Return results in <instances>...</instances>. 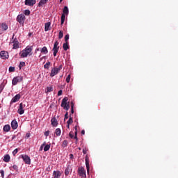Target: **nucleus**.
Instances as JSON below:
<instances>
[{
    "mask_svg": "<svg viewBox=\"0 0 178 178\" xmlns=\"http://www.w3.org/2000/svg\"><path fill=\"white\" fill-rule=\"evenodd\" d=\"M79 149H81V148H79Z\"/></svg>",
    "mask_w": 178,
    "mask_h": 178,
    "instance_id": "obj_64",
    "label": "nucleus"
},
{
    "mask_svg": "<svg viewBox=\"0 0 178 178\" xmlns=\"http://www.w3.org/2000/svg\"><path fill=\"white\" fill-rule=\"evenodd\" d=\"M25 19L26 16L24 14L19 15L17 17V20L19 24H24Z\"/></svg>",
    "mask_w": 178,
    "mask_h": 178,
    "instance_id": "obj_6",
    "label": "nucleus"
},
{
    "mask_svg": "<svg viewBox=\"0 0 178 178\" xmlns=\"http://www.w3.org/2000/svg\"><path fill=\"white\" fill-rule=\"evenodd\" d=\"M15 138H16V135H13L12 137V140H15Z\"/></svg>",
    "mask_w": 178,
    "mask_h": 178,
    "instance_id": "obj_57",
    "label": "nucleus"
},
{
    "mask_svg": "<svg viewBox=\"0 0 178 178\" xmlns=\"http://www.w3.org/2000/svg\"><path fill=\"white\" fill-rule=\"evenodd\" d=\"M54 91V88H52V86H50V87H47V90H46V92H51Z\"/></svg>",
    "mask_w": 178,
    "mask_h": 178,
    "instance_id": "obj_30",
    "label": "nucleus"
},
{
    "mask_svg": "<svg viewBox=\"0 0 178 178\" xmlns=\"http://www.w3.org/2000/svg\"><path fill=\"white\" fill-rule=\"evenodd\" d=\"M24 66H26V63L24 62H20L19 65V69H22V67H24Z\"/></svg>",
    "mask_w": 178,
    "mask_h": 178,
    "instance_id": "obj_33",
    "label": "nucleus"
},
{
    "mask_svg": "<svg viewBox=\"0 0 178 178\" xmlns=\"http://www.w3.org/2000/svg\"><path fill=\"white\" fill-rule=\"evenodd\" d=\"M63 0H60V2H62Z\"/></svg>",
    "mask_w": 178,
    "mask_h": 178,
    "instance_id": "obj_63",
    "label": "nucleus"
},
{
    "mask_svg": "<svg viewBox=\"0 0 178 178\" xmlns=\"http://www.w3.org/2000/svg\"><path fill=\"white\" fill-rule=\"evenodd\" d=\"M3 91V85H0V94Z\"/></svg>",
    "mask_w": 178,
    "mask_h": 178,
    "instance_id": "obj_44",
    "label": "nucleus"
},
{
    "mask_svg": "<svg viewBox=\"0 0 178 178\" xmlns=\"http://www.w3.org/2000/svg\"><path fill=\"white\" fill-rule=\"evenodd\" d=\"M25 108H26V104L21 103L19 106V108L17 110V113H19V115H23V113H24Z\"/></svg>",
    "mask_w": 178,
    "mask_h": 178,
    "instance_id": "obj_7",
    "label": "nucleus"
},
{
    "mask_svg": "<svg viewBox=\"0 0 178 178\" xmlns=\"http://www.w3.org/2000/svg\"><path fill=\"white\" fill-rule=\"evenodd\" d=\"M63 92V91H62V90H60L58 91V97H60V95H62Z\"/></svg>",
    "mask_w": 178,
    "mask_h": 178,
    "instance_id": "obj_42",
    "label": "nucleus"
},
{
    "mask_svg": "<svg viewBox=\"0 0 178 178\" xmlns=\"http://www.w3.org/2000/svg\"><path fill=\"white\" fill-rule=\"evenodd\" d=\"M23 81V76H15L13 79L12 84L13 86H16L17 83Z\"/></svg>",
    "mask_w": 178,
    "mask_h": 178,
    "instance_id": "obj_4",
    "label": "nucleus"
},
{
    "mask_svg": "<svg viewBox=\"0 0 178 178\" xmlns=\"http://www.w3.org/2000/svg\"><path fill=\"white\" fill-rule=\"evenodd\" d=\"M51 65V62L48 61L46 63V64L44 65V69H49V66Z\"/></svg>",
    "mask_w": 178,
    "mask_h": 178,
    "instance_id": "obj_29",
    "label": "nucleus"
},
{
    "mask_svg": "<svg viewBox=\"0 0 178 178\" xmlns=\"http://www.w3.org/2000/svg\"><path fill=\"white\" fill-rule=\"evenodd\" d=\"M66 119H69V113L66 112L64 118V121L66 120Z\"/></svg>",
    "mask_w": 178,
    "mask_h": 178,
    "instance_id": "obj_35",
    "label": "nucleus"
},
{
    "mask_svg": "<svg viewBox=\"0 0 178 178\" xmlns=\"http://www.w3.org/2000/svg\"><path fill=\"white\" fill-rule=\"evenodd\" d=\"M68 99L67 97H64L61 102V107L65 111H69V109H70V104H67Z\"/></svg>",
    "mask_w": 178,
    "mask_h": 178,
    "instance_id": "obj_3",
    "label": "nucleus"
},
{
    "mask_svg": "<svg viewBox=\"0 0 178 178\" xmlns=\"http://www.w3.org/2000/svg\"><path fill=\"white\" fill-rule=\"evenodd\" d=\"M67 15H69V8H67V6H65L63 10V14L60 17L61 25L63 24V23H65V19L66 16H67Z\"/></svg>",
    "mask_w": 178,
    "mask_h": 178,
    "instance_id": "obj_2",
    "label": "nucleus"
},
{
    "mask_svg": "<svg viewBox=\"0 0 178 178\" xmlns=\"http://www.w3.org/2000/svg\"><path fill=\"white\" fill-rule=\"evenodd\" d=\"M17 152H19V149H15L13 152V155L15 156V155H16V154H17Z\"/></svg>",
    "mask_w": 178,
    "mask_h": 178,
    "instance_id": "obj_37",
    "label": "nucleus"
},
{
    "mask_svg": "<svg viewBox=\"0 0 178 178\" xmlns=\"http://www.w3.org/2000/svg\"><path fill=\"white\" fill-rule=\"evenodd\" d=\"M24 13L25 16H29L30 15V10H25Z\"/></svg>",
    "mask_w": 178,
    "mask_h": 178,
    "instance_id": "obj_34",
    "label": "nucleus"
},
{
    "mask_svg": "<svg viewBox=\"0 0 178 178\" xmlns=\"http://www.w3.org/2000/svg\"><path fill=\"white\" fill-rule=\"evenodd\" d=\"M57 54H58V51H54V54H53L54 56H56Z\"/></svg>",
    "mask_w": 178,
    "mask_h": 178,
    "instance_id": "obj_53",
    "label": "nucleus"
},
{
    "mask_svg": "<svg viewBox=\"0 0 178 178\" xmlns=\"http://www.w3.org/2000/svg\"><path fill=\"white\" fill-rule=\"evenodd\" d=\"M59 73V71L58 70L57 67H54L51 70V72L50 73V76L54 77V76H56Z\"/></svg>",
    "mask_w": 178,
    "mask_h": 178,
    "instance_id": "obj_13",
    "label": "nucleus"
},
{
    "mask_svg": "<svg viewBox=\"0 0 178 178\" xmlns=\"http://www.w3.org/2000/svg\"><path fill=\"white\" fill-rule=\"evenodd\" d=\"M13 169L14 170H16V171L17 172V169H18L17 165H13Z\"/></svg>",
    "mask_w": 178,
    "mask_h": 178,
    "instance_id": "obj_41",
    "label": "nucleus"
},
{
    "mask_svg": "<svg viewBox=\"0 0 178 178\" xmlns=\"http://www.w3.org/2000/svg\"><path fill=\"white\" fill-rule=\"evenodd\" d=\"M58 45H59V42H58V41L55 42L53 48L54 52H58V51H59V47H58Z\"/></svg>",
    "mask_w": 178,
    "mask_h": 178,
    "instance_id": "obj_16",
    "label": "nucleus"
},
{
    "mask_svg": "<svg viewBox=\"0 0 178 178\" xmlns=\"http://www.w3.org/2000/svg\"><path fill=\"white\" fill-rule=\"evenodd\" d=\"M51 27V22H47L44 24V31H49Z\"/></svg>",
    "mask_w": 178,
    "mask_h": 178,
    "instance_id": "obj_20",
    "label": "nucleus"
},
{
    "mask_svg": "<svg viewBox=\"0 0 178 178\" xmlns=\"http://www.w3.org/2000/svg\"><path fill=\"white\" fill-rule=\"evenodd\" d=\"M10 156L9 154H6L4 156L3 161L4 162H10Z\"/></svg>",
    "mask_w": 178,
    "mask_h": 178,
    "instance_id": "obj_22",
    "label": "nucleus"
},
{
    "mask_svg": "<svg viewBox=\"0 0 178 178\" xmlns=\"http://www.w3.org/2000/svg\"><path fill=\"white\" fill-rule=\"evenodd\" d=\"M85 162H86V169H87V172L90 173V159L88 158V155L86 156Z\"/></svg>",
    "mask_w": 178,
    "mask_h": 178,
    "instance_id": "obj_10",
    "label": "nucleus"
},
{
    "mask_svg": "<svg viewBox=\"0 0 178 178\" xmlns=\"http://www.w3.org/2000/svg\"><path fill=\"white\" fill-rule=\"evenodd\" d=\"M75 130H77V126L75 127Z\"/></svg>",
    "mask_w": 178,
    "mask_h": 178,
    "instance_id": "obj_62",
    "label": "nucleus"
},
{
    "mask_svg": "<svg viewBox=\"0 0 178 178\" xmlns=\"http://www.w3.org/2000/svg\"><path fill=\"white\" fill-rule=\"evenodd\" d=\"M62 173L59 170H54L53 172V178H60Z\"/></svg>",
    "mask_w": 178,
    "mask_h": 178,
    "instance_id": "obj_11",
    "label": "nucleus"
},
{
    "mask_svg": "<svg viewBox=\"0 0 178 178\" xmlns=\"http://www.w3.org/2000/svg\"><path fill=\"white\" fill-rule=\"evenodd\" d=\"M40 52L44 54V55H47V54H48V49H47V47H43L40 49Z\"/></svg>",
    "mask_w": 178,
    "mask_h": 178,
    "instance_id": "obj_19",
    "label": "nucleus"
},
{
    "mask_svg": "<svg viewBox=\"0 0 178 178\" xmlns=\"http://www.w3.org/2000/svg\"><path fill=\"white\" fill-rule=\"evenodd\" d=\"M19 41L17 40H14L13 41V49H17V48H19Z\"/></svg>",
    "mask_w": 178,
    "mask_h": 178,
    "instance_id": "obj_18",
    "label": "nucleus"
},
{
    "mask_svg": "<svg viewBox=\"0 0 178 178\" xmlns=\"http://www.w3.org/2000/svg\"><path fill=\"white\" fill-rule=\"evenodd\" d=\"M75 136H77V131H75Z\"/></svg>",
    "mask_w": 178,
    "mask_h": 178,
    "instance_id": "obj_61",
    "label": "nucleus"
},
{
    "mask_svg": "<svg viewBox=\"0 0 178 178\" xmlns=\"http://www.w3.org/2000/svg\"><path fill=\"white\" fill-rule=\"evenodd\" d=\"M81 134H83V135L86 134V131L82 130V131H81Z\"/></svg>",
    "mask_w": 178,
    "mask_h": 178,
    "instance_id": "obj_56",
    "label": "nucleus"
},
{
    "mask_svg": "<svg viewBox=\"0 0 178 178\" xmlns=\"http://www.w3.org/2000/svg\"><path fill=\"white\" fill-rule=\"evenodd\" d=\"M63 144L65 145V147H67V140H64Z\"/></svg>",
    "mask_w": 178,
    "mask_h": 178,
    "instance_id": "obj_48",
    "label": "nucleus"
},
{
    "mask_svg": "<svg viewBox=\"0 0 178 178\" xmlns=\"http://www.w3.org/2000/svg\"><path fill=\"white\" fill-rule=\"evenodd\" d=\"M73 122V118H72V116H70V118L68 120V121L67 122V124H72Z\"/></svg>",
    "mask_w": 178,
    "mask_h": 178,
    "instance_id": "obj_31",
    "label": "nucleus"
},
{
    "mask_svg": "<svg viewBox=\"0 0 178 178\" xmlns=\"http://www.w3.org/2000/svg\"><path fill=\"white\" fill-rule=\"evenodd\" d=\"M38 51H41V49L40 48L35 49V52H38Z\"/></svg>",
    "mask_w": 178,
    "mask_h": 178,
    "instance_id": "obj_54",
    "label": "nucleus"
},
{
    "mask_svg": "<svg viewBox=\"0 0 178 178\" xmlns=\"http://www.w3.org/2000/svg\"><path fill=\"white\" fill-rule=\"evenodd\" d=\"M43 148H44V146L41 145L40 147V151H42Z\"/></svg>",
    "mask_w": 178,
    "mask_h": 178,
    "instance_id": "obj_55",
    "label": "nucleus"
},
{
    "mask_svg": "<svg viewBox=\"0 0 178 178\" xmlns=\"http://www.w3.org/2000/svg\"><path fill=\"white\" fill-rule=\"evenodd\" d=\"M48 2V0H40L38 6H42V5H45V3Z\"/></svg>",
    "mask_w": 178,
    "mask_h": 178,
    "instance_id": "obj_26",
    "label": "nucleus"
},
{
    "mask_svg": "<svg viewBox=\"0 0 178 178\" xmlns=\"http://www.w3.org/2000/svg\"><path fill=\"white\" fill-rule=\"evenodd\" d=\"M33 46H27L19 53L21 58H27L29 55H33Z\"/></svg>",
    "mask_w": 178,
    "mask_h": 178,
    "instance_id": "obj_1",
    "label": "nucleus"
},
{
    "mask_svg": "<svg viewBox=\"0 0 178 178\" xmlns=\"http://www.w3.org/2000/svg\"><path fill=\"white\" fill-rule=\"evenodd\" d=\"M25 5L34 6V5H35V0H25Z\"/></svg>",
    "mask_w": 178,
    "mask_h": 178,
    "instance_id": "obj_12",
    "label": "nucleus"
},
{
    "mask_svg": "<svg viewBox=\"0 0 178 178\" xmlns=\"http://www.w3.org/2000/svg\"><path fill=\"white\" fill-rule=\"evenodd\" d=\"M63 48L64 51H67L69 49V43L67 42L64 43L63 45Z\"/></svg>",
    "mask_w": 178,
    "mask_h": 178,
    "instance_id": "obj_23",
    "label": "nucleus"
},
{
    "mask_svg": "<svg viewBox=\"0 0 178 178\" xmlns=\"http://www.w3.org/2000/svg\"><path fill=\"white\" fill-rule=\"evenodd\" d=\"M83 154H87V150H86V149H83Z\"/></svg>",
    "mask_w": 178,
    "mask_h": 178,
    "instance_id": "obj_51",
    "label": "nucleus"
},
{
    "mask_svg": "<svg viewBox=\"0 0 178 178\" xmlns=\"http://www.w3.org/2000/svg\"><path fill=\"white\" fill-rule=\"evenodd\" d=\"M20 98H21L20 94H17L14 97H13L11 102L13 103L17 102V101H19Z\"/></svg>",
    "mask_w": 178,
    "mask_h": 178,
    "instance_id": "obj_15",
    "label": "nucleus"
},
{
    "mask_svg": "<svg viewBox=\"0 0 178 178\" xmlns=\"http://www.w3.org/2000/svg\"><path fill=\"white\" fill-rule=\"evenodd\" d=\"M21 158H22L24 162L26 163V165H30L31 163V159H30V156L26 154H22Z\"/></svg>",
    "mask_w": 178,
    "mask_h": 178,
    "instance_id": "obj_5",
    "label": "nucleus"
},
{
    "mask_svg": "<svg viewBox=\"0 0 178 178\" xmlns=\"http://www.w3.org/2000/svg\"><path fill=\"white\" fill-rule=\"evenodd\" d=\"M74 113V108H71V115H73Z\"/></svg>",
    "mask_w": 178,
    "mask_h": 178,
    "instance_id": "obj_50",
    "label": "nucleus"
},
{
    "mask_svg": "<svg viewBox=\"0 0 178 178\" xmlns=\"http://www.w3.org/2000/svg\"><path fill=\"white\" fill-rule=\"evenodd\" d=\"M31 136V134L30 133H27L26 134V138H30V136Z\"/></svg>",
    "mask_w": 178,
    "mask_h": 178,
    "instance_id": "obj_47",
    "label": "nucleus"
},
{
    "mask_svg": "<svg viewBox=\"0 0 178 178\" xmlns=\"http://www.w3.org/2000/svg\"><path fill=\"white\" fill-rule=\"evenodd\" d=\"M65 42H67V41H69V34H67L65 36Z\"/></svg>",
    "mask_w": 178,
    "mask_h": 178,
    "instance_id": "obj_38",
    "label": "nucleus"
},
{
    "mask_svg": "<svg viewBox=\"0 0 178 178\" xmlns=\"http://www.w3.org/2000/svg\"><path fill=\"white\" fill-rule=\"evenodd\" d=\"M3 131H6V133H8V131H9L10 130V125L9 124H6L3 127Z\"/></svg>",
    "mask_w": 178,
    "mask_h": 178,
    "instance_id": "obj_21",
    "label": "nucleus"
},
{
    "mask_svg": "<svg viewBox=\"0 0 178 178\" xmlns=\"http://www.w3.org/2000/svg\"><path fill=\"white\" fill-rule=\"evenodd\" d=\"M56 135L57 136H60V134L62 133V131H60V129H59V128H57L56 129Z\"/></svg>",
    "mask_w": 178,
    "mask_h": 178,
    "instance_id": "obj_27",
    "label": "nucleus"
},
{
    "mask_svg": "<svg viewBox=\"0 0 178 178\" xmlns=\"http://www.w3.org/2000/svg\"><path fill=\"white\" fill-rule=\"evenodd\" d=\"M74 138L75 140H77V136L75 135V136L74 137Z\"/></svg>",
    "mask_w": 178,
    "mask_h": 178,
    "instance_id": "obj_59",
    "label": "nucleus"
},
{
    "mask_svg": "<svg viewBox=\"0 0 178 178\" xmlns=\"http://www.w3.org/2000/svg\"><path fill=\"white\" fill-rule=\"evenodd\" d=\"M70 159H73L74 156H73V154H70Z\"/></svg>",
    "mask_w": 178,
    "mask_h": 178,
    "instance_id": "obj_52",
    "label": "nucleus"
},
{
    "mask_svg": "<svg viewBox=\"0 0 178 178\" xmlns=\"http://www.w3.org/2000/svg\"><path fill=\"white\" fill-rule=\"evenodd\" d=\"M70 105H71V109L74 108V103H73V102H71Z\"/></svg>",
    "mask_w": 178,
    "mask_h": 178,
    "instance_id": "obj_45",
    "label": "nucleus"
},
{
    "mask_svg": "<svg viewBox=\"0 0 178 178\" xmlns=\"http://www.w3.org/2000/svg\"><path fill=\"white\" fill-rule=\"evenodd\" d=\"M42 145V147H45V145H47V143H46V142H44Z\"/></svg>",
    "mask_w": 178,
    "mask_h": 178,
    "instance_id": "obj_58",
    "label": "nucleus"
},
{
    "mask_svg": "<svg viewBox=\"0 0 178 178\" xmlns=\"http://www.w3.org/2000/svg\"><path fill=\"white\" fill-rule=\"evenodd\" d=\"M78 173L81 177H86L87 175H86V170L83 167H80L78 169Z\"/></svg>",
    "mask_w": 178,
    "mask_h": 178,
    "instance_id": "obj_8",
    "label": "nucleus"
},
{
    "mask_svg": "<svg viewBox=\"0 0 178 178\" xmlns=\"http://www.w3.org/2000/svg\"><path fill=\"white\" fill-rule=\"evenodd\" d=\"M9 72H15V67H10Z\"/></svg>",
    "mask_w": 178,
    "mask_h": 178,
    "instance_id": "obj_40",
    "label": "nucleus"
},
{
    "mask_svg": "<svg viewBox=\"0 0 178 178\" xmlns=\"http://www.w3.org/2000/svg\"><path fill=\"white\" fill-rule=\"evenodd\" d=\"M66 83H70V74L67 76Z\"/></svg>",
    "mask_w": 178,
    "mask_h": 178,
    "instance_id": "obj_36",
    "label": "nucleus"
},
{
    "mask_svg": "<svg viewBox=\"0 0 178 178\" xmlns=\"http://www.w3.org/2000/svg\"><path fill=\"white\" fill-rule=\"evenodd\" d=\"M49 148H51V145H46L44 147V152H47V151H49Z\"/></svg>",
    "mask_w": 178,
    "mask_h": 178,
    "instance_id": "obj_28",
    "label": "nucleus"
},
{
    "mask_svg": "<svg viewBox=\"0 0 178 178\" xmlns=\"http://www.w3.org/2000/svg\"><path fill=\"white\" fill-rule=\"evenodd\" d=\"M69 136H70V137L71 138H73V137H74V135H73V133H72V132H70V133L69 134Z\"/></svg>",
    "mask_w": 178,
    "mask_h": 178,
    "instance_id": "obj_49",
    "label": "nucleus"
},
{
    "mask_svg": "<svg viewBox=\"0 0 178 178\" xmlns=\"http://www.w3.org/2000/svg\"><path fill=\"white\" fill-rule=\"evenodd\" d=\"M51 122L54 127H56V126H58V120L55 118H51Z\"/></svg>",
    "mask_w": 178,
    "mask_h": 178,
    "instance_id": "obj_17",
    "label": "nucleus"
},
{
    "mask_svg": "<svg viewBox=\"0 0 178 178\" xmlns=\"http://www.w3.org/2000/svg\"><path fill=\"white\" fill-rule=\"evenodd\" d=\"M0 173L1 175V177L3 178L5 176V172L3 170H0Z\"/></svg>",
    "mask_w": 178,
    "mask_h": 178,
    "instance_id": "obj_39",
    "label": "nucleus"
},
{
    "mask_svg": "<svg viewBox=\"0 0 178 178\" xmlns=\"http://www.w3.org/2000/svg\"><path fill=\"white\" fill-rule=\"evenodd\" d=\"M70 173V167L67 166L65 170V176H69Z\"/></svg>",
    "mask_w": 178,
    "mask_h": 178,
    "instance_id": "obj_24",
    "label": "nucleus"
},
{
    "mask_svg": "<svg viewBox=\"0 0 178 178\" xmlns=\"http://www.w3.org/2000/svg\"><path fill=\"white\" fill-rule=\"evenodd\" d=\"M58 38H59V40L63 38V32L62 31H60V32L58 33Z\"/></svg>",
    "mask_w": 178,
    "mask_h": 178,
    "instance_id": "obj_32",
    "label": "nucleus"
},
{
    "mask_svg": "<svg viewBox=\"0 0 178 178\" xmlns=\"http://www.w3.org/2000/svg\"><path fill=\"white\" fill-rule=\"evenodd\" d=\"M62 67H63V66L62 65H59V67L57 68V70L58 72H60V70L62 69Z\"/></svg>",
    "mask_w": 178,
    "mask_h": 178,
    "instance_id": "obj_46",
    "label": "nucleus"
},
{
    "mask_svg": "<svg viewBox=\"0 0 178 178\" xmlns=\"http://www.w3.org/2000/svg\"><path fill=\"white\" fill-rule=\"evenodd\" d=\"M1 59H8L9 58V53L6 51H1L0 52Z\"/></svg>",
    "mask_w": 178,
    "mask_h": 178,
    "instance_id": "obj_9",
    "label": "nucleus"
},
{
    "mask_svg": "<svg viewBox=\"0 0 178 178\" xmlns=\"http://www.w3.org/2000/svg\"><path fill=\"white\" fill-rule=\"evenodd\" d=\"M70 126V124H67V127L69 129Z\"/></svg>",
    "mask_w": 178,
    "mask_h": 178,
    "instance_id": "obj_60",
    "label": "nucleus"
},
{
    "mask_svg": "<svg viewBox=\"0 0 178 178\" xmlns=\"http://www.w3.org/2000/svg\"><path fill=\"white\" fill-rule=\"evenodd\" d=\"M17 127H18L17 121H16V120H13L11 122V127L13 130H16V129H17Z\"/></svg>",
    "mask_w": 178,
    "mask_h": 178,
    "instance_id": "obj_14",
    "label": "nucleus"
},
{
    "mask_svg": "<svg viewBox=\"0 0 178 178\" xmlns=\"http://www.w3.org/2000/svg\"><path fill=\"white\" fill-rule=\"evenodd\" d=\"M45 137H48L49 136V131H47L44 132Z\"/></svg>",
    "mask_w": 178,
    "mask_h": 178,
    "instance_id": "obj_43",
    "label": "nucleus"
},
{
    "mask_svg": "<svg viewBox=\"0 0 178 178\" xmlns=\"http://www.w3.org/2000/svg\"><path fill=\"white\" fill-rule=\"evenodd\" d=\"M1 29L3 31H6L8 30V25L5 23L1 24Z\"/></svg>",
    "mask_w": 178,
    "mask_h": 178,
    "instance_id": "obj_25",
    "label": "nucleus"
}]
</instances>
